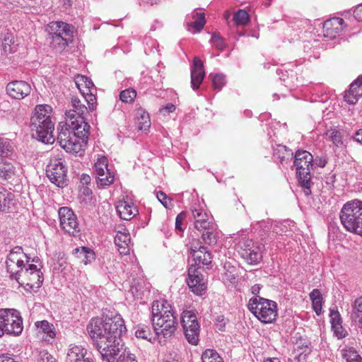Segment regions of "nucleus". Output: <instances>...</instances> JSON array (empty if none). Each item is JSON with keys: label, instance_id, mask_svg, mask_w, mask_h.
<instances>
[{"label": "nucleus", "instance_id": "36", "mask_svg": "<svg viewBox=\"0 0 362 362\" xmlns=\"http://www.w3.org/2000/svg\"><path fill=\"white\" fill-rule=\"evenodd\" d=\"M16 168L13 165L7 161L0 162V179L7 180L14 177Z\"/></svg>", "mask_w": 362, "mask_h": 362}, {"label": "nucleus", "instance_id": "28", "mask_svg": "<svg viewBox=\"0 0 362 362\" xmlns=\"http://www.w3.org/2000/svg\"><path fill=\"white\" fill-rule=\"evenodd\" d=\"M16 204L14 194L0 187V211L10 212Z\"/></svg>", "mask_w": 362, "mask_h": 362}, {"label": "nucleus", "instance_id": "5", "mask_svg": "<svg viewBox=\"0 0 362 362\" xmlns=\"http://www.w3.org/2000/svg\"><path fill=\"white\" fill-rule=\"evenodd\" d=\"M293 164L296 168L299 185L305 195L310 194L313 185L310 171L314 165L313 155L307 151L298 150L295 153Z\"/></svg>", "mask_w": 362, "mask_h": 362}, {"label": "nucleus", "instance_id": "57", "mask_svg": "<svg viewBox=\"0 0 362 362\" xmlns=\"http://www.w3.org/2000/svg\"><path fill=\"white\" fill-rule=\"evenodd\" d=\"M186 218V213L182 211L180 213L175 220V228L180 231H183V228L182 227V224L185 218Z\"/></svg>", "mask_w": 362, "mask_h": 362}, {"label": "nucleus", "instance_id": "24", "mask_svg": "<svg viewBox=\"0 0 362 362\" xmlns=\"http://www.w3.org/2000/svg\"><path fill=\"white\" fill-rule=\"evenodd\" d=\"M131 238L126 229L118 230L115 236V243L121 255H127L130 251Z\"/></svg>", "mask_w": 362, "mask_h": 362}, {"label": "nucleus", "instance_id": "18", "mask_svg": "<svg viewBox=\"0 0 362 362\" xmlns=\"http://www.w3.org/2000/svg\"><path fill=\"white\" fill-rule=\"evenodd\" d=\"M65 362H94L92 354L81 345H71Z\"/></svg>", "mask_w": 362, "mask_h": 362}, {"label": "nucleus", "instance_id": "13", "mask_svg": "<svg viewBox=\"0 0 362 362\" xmlns=\"http://www.w3.org/2000/svg\"><path fill=\"white\" fill-rule=\"evenodd\" d=\"M58 215L61 228L67 233L76 235L79 232L78 223L74 211L68 207H61Z\"/></svg>", "mask_w": 362, "mask_h": 362}, {"label": "nucleus", "instance_id": "43", "mask_svg": "<svg viewBox=\"0 0 362 362\" xmlns=\"http://www.w3.org/2000/svg\"><path fill=\"white\" fill-rule=\"evenodd\" d=\"M352 317L359 323L360 317H362V296L354 300L351 305Z\"/></svg>", "mask_w": 362, "mask_h": 362}, {"label": "nucleus", "instance_id": "29", "mask_svg": "<svg viewBox=\"0 0 362 362\" xmlns=\"http://www.w3.org/2000/svg\"><path fill=\"white\" fill-rule=\"evenodd\" d=\"M35 326L38 329V334H42V339L44 341H49L53 339L56 335L53 325L47 320L37 321Z\"/></svg>", "mask_w": 362, "mask_h": 362}, {"label": "nucleus", "instance_id": "31", "mask_svg": "<svg viewBox=\"0 0 362 362\" xmlns=\"http://www.w3.org/2000/svg\"><path fill=\"white\" fill-rule=\"evenodd\" d=\"M73 255L82 263L87 264L95 260L94 252L86 247H77L73 250Z\"/></svg>", "mask_w": 362, "mask_h": 362}, {"label": "nucleus", "instance_id": "63", "mask_svg": "<svg viewBox=\"0 0 362 362\" xmlns=\"http://www.w3.org/2000/svg\"><path fill=\"white\" fill-rule=\"evenodd\" d=\"M79 192H80V197L84 196V197H90L92 194V190L87 186H82L80 188Z\"/></svg>", "mask_w": 362, "mask_h": 362}, {"label": "nucleus", "instance_id": "42", "mask_svg": "<svg viewBox=\"0 0 362 362\" xmlns=\"http://www.w3.org/2000/svg\"><path fill=\"white\" fill-rule=\"evenodd\" d=\"M202 362H223L222 358L214 349H206L202 355Z\"/></svg>", "mask_w": 362, "mask_h": 362}, {"label": "nucleus", "instance_id": "21", "mask_svg": "<svg viewBox=\"0 0 362 362\" xmlns=\"http://www.w3.org/2000/svg\"><path fill=\"white\" fill-rule=\"evenodd\" d=\"M344 21L341 18L327 20L323 25V35L329 39H334L343 30Z\"/></svg>", "mask_w": 362, "mask_h": 362}, {"label": "nucleus", "instance_id": "15", "mask_svg": "<svg viewBox=\"0 0 362 362\" xmlns=\"http://www.w3.org/2000/svg\"><path fill=\"white\" fill-rule=\"evenodd\" d=\"M107 158L102 157L95 163L97 183L103 187L111 185L115 179L114 175L107 168Z\"/></svg>", "mask_w": 362, "mask_h": 362}, {"label": "nucleus", "instance_id": "39", "mask_svg": "<svg viewBox=\"0 0 362 362\" xmlns=\"http://www.w3.org/2000/svg\"><path fill=\"white\" fill-rule=\"evenodd\" d=\"M31 264H29L28 267L25 266L21 268L12 279H16L19 284L23 286L24 284H23L22 281L30 279V276L34 272V269L31 270Z\"/></svg>", "mask_w": 362, "mask_h": 362}, {"label": "nucleus", "instance_id": "55", "mask_svg": "<svg viewBox=\"0 0 362 362\" xmlns=\"http://www.w3.org/2000/svg\"><path fill=\"white\" fill-rule=\"evenodd\" d=\"M38 362H57L56 359L45 351H40L37 358Z\"/></svg>", "mask_w": 362, "mask_h": 362}, {"label": "nucleus", "instance_id": "7", "mask_svg": "<svg viewBox=\"0 0 362 362\" xmlns=\"http://www.w3.org/2000/svg\"><path fill=\"white\" fill-rule=\"evenodd\" d=\"M248 309L263 323H271L277 316L276 303L259 296L250 299Z\"/></svg>", "mask_w": 362, "mask_h": 362}, {"label": "nucleus", "instance_id": "23", "mask_svg": "<svg viewBox=\"0 0 362 362\" xmlns=\"http://www.w3.org/2000/svg\"><path fill=\"white\" fill-rule=\"evenodd\" d=\"M71 104L73 109L66 112V121L71 122V120H78L81 117L86 121L83 115L88 108L77 98H72Z\"/></svg>", "mask_w": 362, "mask_h": 362}, {"label": "nucleus", "instance_id": "6", "mask_svg": "<svg viewBox=\"0 0 362 362\" xmlns=\"http://www.w3.org/2000/svg\"><path fill=\"white\" fill-rule=\"evenodd\" d=\"M105 322L99 318H93L87 325L86 330L95 344L98 351L101 354L110 351H115L114 341L110 340Z\"/></svg>", "mask_w": 362, "mask_h": 362}, {"label": "nucleus", "instance_id": "46", "mask_svg": "<svg viewBox=\"0 0 362 362\" xmlns=\"http://www.w3.org/2000/svg\"><path fill=\"white\" fill-rule=\"evenodd\" d=\"M13 151V147L11 142L2 137H0V153L3 156H7Z\"/></svg>", "mask_w": 362, "mask_h": 362}, {"label": "nucleus", "instance_id": "12", "mask_svg": "<svg viewBox=\"0 0 362 362\" xmlns=\"http://www.w3.org/2000/svg\"><path fill=\"white\" fill-rule=\"evenodd\" d=\"M104 321L106 327L108 329L107 333L110 334V340L114 341L113 345H119L122 337L127 332L123 318L120 315L116 314L110 317H105Z\"/></svg>", "mask_w": 362, "mask_h": 362}, {"label": "nucleus", "instance_id": "17", "mask_svg": "<svg viewBox=\"0 0 362 362\" xmlns=\"http://www.w3.org/2000/svg\"><path fill=\"white\" fill-rule=\"evenodd\" d=\"M187 285L192 291L198 296L203 295L206 289L203 276L193 265L188 269Z\"/></svg>", "mask_w": 362, "mask_h": 362}, {"label": "nucleus", "instance_id": "56", "mask_svg": "<svg viewBox=\"0 0 362 362\" xmlns=\"http://www.w3.org/2000/svg\"><path fill=\"white\" fill-rule=\"evenodd\" d=\"M86 81V76L78 75L75 79V83L78 90L81 91L82 95H85L86 93L84 88V83Z\"/></svg>", "mask_w": 362, "mask_h": 362}, {"label": "nucleus", "instance_id": "8", "mask_svg": "<svg viewBox=\"0 0 362 362\" xmlns=\"http://www.w3.org/2000/svg\"><path fill=\"white\" fill-rule=\"evenodd\" d=\"M181 323L188 342L192 345H197L199 341L200 326L194 312L192 310L183 311Z\"/></svg>", "mask_w": 362, "mask_h": 362}, {"label": "nucleus", "instance_id": "37", "mask_svg": "<svg viewBox=\"0 0 362 362\" xmlns=\"http://www.w3.org/2000/svg\"><path fill=\"white\" fill-rule=\"evenodd\" d=\"M310 298L314 311L317 315H320L322 308V296L320 290L313 289L310 293Z\"/></svg>", "mask_w": 362, "mask_h": 362}, {"label": "nucleus", "instance_id": "61", "mask_svg": "<svg viewBox=\"0 0 362 362\" xmlns=\"http://www.w3.org/2000/svg\"><path fill=\"white\" fill-rule=\"evenodd\" d=\"M338 338H344L346 337V331L343 329L341 324L332 327Z\"/></svg>", "mask_w": 362, "mask_h": 362}, {"label": "nucleus", "instance_id": "51", "mask_svg": "<svg viewBox=\"0 0 362 362\" xmlns=\"http://www.w3.org/2000/svg\"><path fill=\"white\" fill-rule=\"evenodd\" d=\"M273 223L272 221L270 220H267V221H257L255 224V226H254L255 228H256L257 229H260V230H262L263 233H266L267 231H269L271 229H272L273 228Z\"/></svg>", "mask_w": 362, "mask_h": 362}, {"label": "nucleus", "instance_id": "26", "mask_svg": "<svg viewBox=\"0 0 362 362\" xmlns=\"http://www.w3.org/2000/svg\"><path fill=\"white\" fill-rule=\"evenodd\" d=\"M192 214L194 220V228L199 231H202L207 227L215 224L212 220L209 218V215L202 209H192Z\"/></svg>", "mask_w": 362, "mask_h": 362}, {"label": "nucleus", "instance_id": "50", "mask_svg": "<svg viewBox=\"0 0 362 362\" xmlns=\"http://www.w3.org/2000/svg\"><path fill=\"white\" fill-rule=\"evenodd\" d=\"M83 95L84 96V98L88 105V110L90 111L94 110L96 107V97L95 96L93 92H86V93Z\"/></svg>", "mask_w": 362, "mask_h": 362}, {"label": "nucleus", "instance_id": "10", "mask_svg": "<svg viewBox=\"0 0 362 362\" xmlns=\"http://www.w3.org/2000/svg\"><path fill=\"white\" fill-rule=\"evenodd\" d=\"M2 322L4 334L18 336L23 331V319L20 313L14 309H2Z\"/></svg>", "mask_w": 362, "mask_h": 362}, {"label": "nucleus", "instance_id": "30", "mask_svg": "<svg viewBox=\"0 0 362 362\" xmlns=\"http://www.w3.org/2000/svg\"><path fill=\"white\" fill-rule=\"evenodd\" d=\"M274 157L281 165H286L292 159L293 152L286 146L279 144L274 148Z\"/></svg>", "mask_w": 362, "mask_h": 362}, {"label": "nucleus", "instance_id": "62", "mask_svg": "<svg viewBox=\"0 0 362 362\" xmlns=\"http://www.w3.org/2000/svg\"><path fill=\"white\" fill-rule=\"evenodd\" d=\"M354 16L357 21L362 22V4L354 9Z\"/></svg>", "mask_w": 362, "mask_h": 362}, {"label": "nucleus", "instance_id": "44", "mask_svg": "<svg viewBox=\"0 0 362 362\" xmlns=\"http://www.w3.org/2000/svg\"><path fill=\"white\" fill-rule=\"evenodd\" d=\"M250 20L247 12L243 9H239L233 16V21L237 25H246Z\"/></svg>", "mask_w": 362, "mask_h": 362}, {"label": "nucleus", "instance_id": "45", "mask_svg": "<svg viewBox=\"0 0 362 362\" xmlns=\"http://www.w3.org/2000/svg\"><path fill=\"white\" fill-rule=\"evenodd\" d=\"M136 96V93L134 89H126L122 90L119 94L120 100L127 103L133 102Z\"/></svg>", "mask_w": 362, "mask_h": 362}, {"label": "nucleus", "instance_id": "53", "mask_svg": "<svg viewBox=\"0 0 362 362\" xmlns=\"http://www.w3.org/2000/svg\"><path fill=\"white\" fill-rule=\"evenodd\" d=\"M212 82L214 88L220 90L225 85V77L222 74H216L213 77Z\"/></svg>", "mask_w": 362, "mask_h": 362}, {"label": "nucleus", "instance_id": "11", "mask_svg": "<svg viewBox=\"0 0 362 362\" xmlns=\"http://www.w3.org/2000/svg\"><path fill=\"white\" fill-rule=\"evenodd\" d=\"M66 167L62 158L52 159L46 169L47 177L58 187H63L66 185Z\"/></svg>", "mask_w": 362, "mask_h": 362}, {"label": "nucleus", "instance_id": "64", "mask_svg": "<svg viewBox=\"0 0 362 362\" xmlns=\"http://www.w3.org/2000/svg\"><path fill=\"white\" fill-rule=\"evenodd\" d=\"M83 89L86 90V92H88V93L93 92V90H94L93 83L90 79H88L87 77H86V81L84 83V88Z\"/></svg>", "mask_w": 362, "mask_h": 362}, {"label": "nucleus", "instance_id": "40", "mask_svg": "<svg viewBox=\"0 0 362 362\" xmlns=\"http://www.w3.org/2000/svg\"><path fill=\"white\" fill-rule=\"evenodd\" d=\"M73 36H55L52 35L51 45L59 49H64L72 41Z\"/></svg>", "mask_w": 362, "mask_h": 362}, {"label": "nucleus", "instance_id": "47", "mask_svg": "<svg viewBox=\"0 0 362 362\" xmlns=\"http://www.w3.org/2000/svg\"><path fill=\"white\" fill-rule=\"evenodd\" d=\"M211 42L219 50H223L226 47L223 38L218 33L212 34Z\"/></svg>", "mask_w": 362, "mask_h": 362}, {"label": "nucleus", "instance_id": "19", "mask_svg": "<svg viewBox=\"0 0 362 362\" xmlns=\"http://www.w3.org/2000/svg\"><path fill=\"white\" fill-rule=\"evenodd\" d=\"M31 87L25 81H14L8 83L6 86V92L11 98L15 99H23L30 93Z\"/></svg>", "mask_w": 362, "mask_h": 362}, {"label": "nucleus", "instance_id": "49", "mask_svg": "<svg viewBox=\"0 0 362 362\" xmlns=\"http://www.w3.org/2000/svg\"><path fill=\"white\" fill-rule=\"evenodd\" d=\"M329 137L337 146L342 144V135L339 130L332 129L329 132Z\"/></svg>", "mask_w": 362, "mask_h": 362}, {"label": "nucleus", "instance_id": "54", "mask_svg": "<svg viewBox=\"0 0 362 362\" xmlns=\"http://www.w3.org/2000/svg\"><path fill=\"white\" fill-rule=\"evenodd\" d=\"M3 49L5 52H7L8 51L10 52L11 44L12 43L13 41L12 35L8 32H6L3 34Z\"/></svg>", "mask_w": 362, "mask_h": 362}, {"label": "nucleus", "instance_id": "27", "mask_svg": "<svg viewBox=\"0 0 362 362\" xmlns=\"http://www.w3.org/2000/svg\"><path fill=\"white\" fill-rule=\"evenodd\" d=\"M190 254L194 258L196 264H202L203 265H209L211 262V253L207 251L204 246H192L190 248Z\"/></svg>", "mask_w": 362, "mask_h": 362}, {"label": "nucleus", "instance_id": "4", "mask_svg": "<svg viewBox=\"0 0 362 362\" xmlns=\"http://www.w3.org/2000/svg\"><path fill=\"white\" fill-rule=\"evenodd\" d=\"M340 220L349 232L362 235V201L354 199L345 203L340 211Z\"/></svg>", "mask_w": 362, "mask_h": 362}, {"label": "nucleus", "instance_id": "52", "mask_svg": "<svg viewBox=\"0 0 362 362\" xmlns=\"http://www.w3.org/2000/svg\"><path fill=\"white\" fill-rule=\"evenodd\" d=\"M196 15L197 16V18L195 21L192 23V25L197 32H200L205 25V17L204 13H197Z\"/></svg>", "mask_w": 362, "mask_h": 362}, {"label": "nucleus", "instance_id": "25", "mask_svg": "<svg viewBox=\"0 0 362 362\" xmlns=\"http://www.w3.org/2000/svg\"><path fill=\"white\" fill-rule=\"evenodd\" d=\"M116 209L119 217L126 221L131 220L138 214V210L134 204L124 200L118 202Z\"/></svg>", "mask_w": 362, "mask_h": 362}, {"label": "nucleus", "instance_id": "16", "mask_svg": "<svg viewBox=\"0 0 362 362\" xmlns=\"http://www.w3.org/2000/svg\"><path fill=\"white\" fill-rule=\"evenodd\" d=\"M115 351L105 352L101 356L103 361L107 362H137L135 356L126 349H123L122 346L116 345Z\"/></svg>", "mask_w": 362, "mask_h": 362}, {"label": "nucleus", "instance_id": "2", "mask_svg": "<svg viewBox=\"0 0 362 362\" xmlns=\"http://www.w3.org/2000/svg\"><path fill=\"white\" fill-rule=\"evenodd\" d=\"M152 322L156 334L158 337L163 336L165 339L171 337L177 326L171 305L166 300L153 302Z\"/></svg>", "mask_w": 362, "mask_h": 362}, {"label": "nucleus", "instance_id": "14", "mask_svg": "<svg viewBox=\"0 0 362 362\" xmlns=\"http://www.w3.org/2000/svg\"><path fill=\"white\" fill-rule=\"evenodd\" d=\"M24 258L26 259L27 262H29L30 258L24 254L21 247L16 246L10 251L7 257L6 267L11 278L18 273V270L25 267Z\"/></svg>", "mask_w": 362, "mask_h": 362}, {"label": "nucleus", "instance_id": "32", "mask_svg": "<svg viewBox=\"0 0 362 362\" xmlns=\"http://www.w3.org/2000/svg\"><path fill=\"white\" fill-rule=\"evenodd\" d=\"M33 269L34 272L30 276V279H28L27 281H22L23 284L29 286L30 289L39 288L43 281L42 273L40 269H38L36 265L31 264V270Z\"/></svg>", "mask_w": 362, "mask_h": 362}, {"label": "nucleus", "instance_id": "34", "mask_svg": "<svg viewBox=\"0 0 362 362\" xmlns=\"http://www.w3.org/2000/svg\"><path fill=\"white\" fill-rule=\"evenodd\" d=\"M202 238L204 243L209 245H214L217 243L218 232L216 225L214 224L202 230Z\"/></svg>", "mask_w": 362, "mask_h": 362}, {"label": "nucleus", "instance_id": "9", "mask_svg": "<svg viewBox=\"0 0 362 362\" xmlns=\"http://www.w3.org/2000/svg\"><path fill=\"white\" fill-rule=\"evenodd\" d=\"M264 245L252 240H243L240 243L239 253L250 264H257L262 259Z\"/></svg>", "mask_w": 362, "mask_h": 362}, {"label": "nucleus", "instance_id": "48", "mask_svg": "<svg viewBox=\"0 0 362 362\" xmlns=\"http://www.w3.org/2000/svg\"><path fill=\"white\" fill-rule=\"evenodd\" d=\"M156 197L158 201L165 206V208H171L173 206L172 199L169 198L165 193L163 192H158L156 194Z\"/></svg>", "mask_w": 362, "mask_h": 362}, {"label": "nucleus", "instance_id": "35", "mask_svg": "<svg viewBox=\"0 0 362 362\" xmlns=\"http://www.w3.org/2000/svg\"><path fill=\"white\" fill-rule=\"evenodd\" d=\"M138 129L142 131H147L151 127L149 115L143 108H138L136 110Z\"/></svg>", "mask_w": 362, "mask_h": 362}, {"label": "nucleus", "instance_id": "59", "mask_svg": "<svg viewBox=\"0 0 362 362\" xmlns=\"http://www.w3.org/2000/svg\"><path fill=\"white\" fill-rule=\"evenodd\" d=\"M236 279V274L235 273V268H232L231 271L227 270L224 273V279L228 281L230 283H234Z\"/></svg>", "mask_w": 362, "mask_h": 362}, {"label": "nucleus", "instance_id": "3", "mask_svg": "<svg viewBox=\"0 0 362 362\" xmlns=\"http://www.w3.org/2000/svg\"><path fill=\"white\" fill-rule=\"evenodd\" d=\"M52 111V107L48 105H37L30 119L32 132L35 133L37 140L44 144H52L54 141Z\"/></svg>", "mask_w": 362, "mask_h": 362}, {"label": "nucleus", "instance_id": "20", "mask_svg": "<svg viewBox=\"0 0 362 362\" xmlns=\"http://www.w3.org/2000/svg\"><path fill=\"white\" fill-rule=\"evenodd\" d=\"M204 76V64L198 57H194L191 67V86L193 90L199 88Z\"/></svg>", "mask_w": 362, "mask_h": 362}, {"label": "nucleus", "instance_id": "58", "mask_svg": "<svg viewBox=\"0 0 362 362\" xmlns=\"http://www.w3.org/2000/svg\"><path fill=\"white\" fill-rule=\"evenodd\" d=\"M330 315H331V318H332L331 319L332 327L341 324V317H340L338 312L331 311Z\"/></svg>", "mask_w": 362, "mask_h": 362}, {"label": "nucleus", "instance_id": "33", "mask_svg": "<svg viewBox=\"0 0 362 362\" xmlns=\"http://www.w3.org/2000/svg\"><path fill=\"white\" fill-rule=\"evenodd\" d=\"M51 35L55 36H73L71 26L64 22H52L50 25Z\"/></svg>", "mask_w": 362, "mask_h": 362}, {"label": "nucleus", "instance_id": "60", "mask_svg": "<svg viewBox=\"0 0 362 362\" xmlns=\"http://www.w3.org/2000/svg\"><path fill=\"white\" fill-rule=\"evenodd\" d=\"M286 226L282 223H276L273 226L272 232L277 235H282L286 232Z\"/></svg>", "mask_w": 362, "mask_h": 362}, {"label": "nucleus", "instance_id": "22", "mask_svg": "<svg viewBox=\"0 0 362 362\" xmlns=\"http://www.w3.org/2000/svg\"><path fill=\"white\" fill-rule=\"evenodd\" d=\"M362 95V76H358L351 83L349 90L345 92L344 100L350 104L354 105Z\"/></svg>", "mask_w": 362, "mask_h": 362}, {"label": "nucleus", "instance_id": "41", "mask_svg": "<svg viewBox=\"0 0 362 362\" xmlns=\"http://www.w3.org/2000/svg\"><path fill=\"white\" fill-rule=\"evenodd\" d=\"M135 336L137 338L145 339L148 341H151V339L153 338V334L151 332L149 327L146 325H139L136 327Z\"/></svg>", "mask_w": 362, "mask_h": 362}, {"label": "nucleus", "instance_id": "1", "mask_svg": "<svg viewBox=\"0 0 362 362\" xmlns=\"http://www.w3.org/2000/svg\"><path fill=\"white\" fill-rule=\"evenodd\" d=\"M90 125L83 118L59 122L57 142L67 153L82 155L89 135Z\"/></svg>", "mask_w": 362, "mask_h": 362}, {"label": "nucleus", "instance_id": "38", "mask_svg": "<svg viewBox=\"0 0 362 362\" xmlns=\"http://www.w3.org/2000/svg\"><path fill=\"white\" fill-rule=\"evenodd\" d=\"M341 355L346 362H362V358L354 348L342 349Z\"/></svg>", "mask_w": 362, "mask_h": 362}]
</instances>
